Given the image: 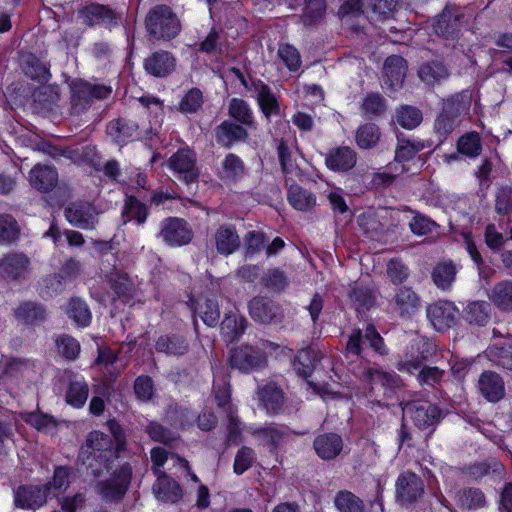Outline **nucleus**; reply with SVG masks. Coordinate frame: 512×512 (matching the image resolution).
<instances>
[{"mask_svg": "<svg viewBox=\"0 0 512 512\" xmlns=\"http://www.w3.org/2000/svg\"><path fill=\"white\" fill-rule=\"evenodd\" d=\"M107 426L113 439L103 432L92 431L80 453L83 464L91 469L94 476H100L103 469L108 471L126 444L123 429L116 420H109Z\"/></svg>", "mask_w": 512, "mask_h": 512, "instance_id": "nucleus-1", "label": "nucleus"}, {"mask_svg": "<svg viewBox=\"0 0 512 512\" xmlns=\"http://www.w3.org/2000/svg\"><path fill=\"white\" fill-rule=\"evenodd\" d=\"M473 102V93L465 89L442 99V108L434 123L435 132L446 137L463 120L469 118Z\"/></svg>", "mask_w": 512, "mask_h": 512, "instance_id": "nucleus-2", "label": "nucleus"}, {"mask_svg": "<svg viewBox=\"0 0 512 512\" xmlns=\"http://www.w3.org/2000/svg\"><path fill=\"white\" fill-rule=\"evenodd\" d=\"M424 344V340L421 338L413 339L409 350L405 353L404 358L398 363V369L410 374L419 371L418 381L420 384L434 386L442 379L444 371L438 367H423L420 369L422 362L427 358L425 351L420 350L421 346Z\"/></svg>", "mask_w": 512, "mask_h": 512, "instance_id": "nucleus-3", "label": "nucleus"}, {"mask_svg": "<svg viewBox=\"0 0 512 512\" xmlns=\"http://www.w3.org/2000/svg\"><path fill=\"white\" fill-rule=\"evenodd\" d=\"M145 27L154 39L164 41L175 38L181 30L178 17L166 5H157L148 12Z\"/></svg>", "mask_w": 512, "mask_h": 512, "instance_id": "nucleus-4", "label": "nucleus"}, {"mask_svg": "<svg viewBox=\"0 0 512 512\" xmlns=\"http://www.w3.org/2000/svg\"><path fill=\"white\" fill-rule=\"evenodd\" d=\"M132 469L129 464H124L113 472L106 481L97 485L98 494L105 501H118L123 498L130 483Z\"/></svg>", "mask_w": 512, "mask_h": 512, "instance_id": "nucleus-5", "label": "nucleus"}, {"mask_svg": "<svg viewBox=\"0 0 512 512\" xmlns=\"http://www.w3.org/2000/svg\"><path fill=\"white\" fill-rule=\"evenodd\" d=\"M111 87L102 84H91L83 80H75L71 85V102L73 109L79 113L86 108L92 99H104L111 94Z\"/></svg>", "mask_w": 512, "mask_h": 512, "instance_id": "nucleus-6", "label": "nucleus"}, {"mask_svg": "<svg viewBox=\"0 0 512 512\" xmlns=\"http://www.w3.org/2000/svg\"><path fill=\"white\" fill-rule=\"evenodd\" d=\"M240 79L246 90L256 99L260 110L267 119L280 115V104L268 85L260 80L248 83L242 76Z\"/></svg>", "mask_w": 512, "mask_h": 512, "instance_id": "nucleus-7", "label": "nucleus"}, {"mask_svg": "<svg viewBox=\"0 0 512 512\" xmlns=\"http://www.w3.org/2000/svg\"><path fill=\"white\" fill-rule=\"evenodd\" d=\"M265 353L253 346L244 345L233 349L230 354V364L243 373H250L266 365Z\"/></svg>", "mask_w": 512, "mask_h": 512, "instance_id": "nucleus-8", "label": "nucleus"}, {"mask_svg": "<svg viewBox=\"0 0 512 512\" xmlns=\"http://www.w3.org/2000/svg\"><path fill=\"white\" fill-rule=\"evenodd\" d=\"M365 343H369L370 347L381 355L387 353L383 338L372 325L367 326L364 334L359 329L351 333L346 345V353L348 355L359 356Z\"/></svg>", "mask_w": 512, "mask_h": 512, "instance_id": "nucleus-9", "label": "nucleus"}, {"mask_svg": "<svg viewBox=\"0 0 512 512\" xmlns=\"http://www.w3.org/2000/svg\"><path fill=\"white\" fill-rule=\"evenodd\" d=\"M403 412L412 419L419 429L433 427L440 418V410L426 400L406 403L403 407Z\"/></svg>", "mask_w": 512, "mask_h": 512, "instance_id": "nucleus-10", "label": "nucleus"}, {"mask_svg": "<svg viewBox=\"0 0 512 512\" xmlns=\"http://www.w3.org/2000/svg\"><path fill=\"white\" fill-rule=\"evenodd\" d=\"M168 167L179 180H184L186 184L193 183L198 179L196 157L189 149H182L173 154L168 160Z\"/></svg>", "mask_w": 512, "mask_h": 512, "instance_id": "nucleus-11", "label": "nucleus"}, {"mask_svg": "<svg viewBox=\"0 0 512 512\" xmlns=\"http://www.w3.org/2000/svg\"><path fill=\"white\" fill-rule=\"evenodd\" d=\"M98 211L89 202H74L65 208L66 220L83 230H93L98 223Z\"/></svg>", "mask_w": 512, "mask_h": 512, "instance_id": "nucleus-12", "label": "nucleus"}, {"mask_svg": "<svg viewBox=\"0 0 512 512\" xmlns=\"http://www.w3.org/2000/svg\"><path fill=\"white\" fill-rule=\"evenodd\" d=\"M427 318L437 331H445L455 325L459 309L451 301H438L427 307Z\"/></svg>", "mask_w": 512, "mask_h": 512, "instance_id": "nucleus-13", "label": "nucleus"}, {"mask_svg": "<svg viewBox=\"0 0 512 512\" xmlns=\"http://www.w3.org/2000/svg\"><path fill=\"white\" fill-rule=\"evenodd\" d=\"M79 18L89 26L103 25L108 28L118 24L115 11L98 3H88L78 11Z\"/></svg>", "mask_w": 512, "mask_h": 512, "instance_id": "nucleus-14", "label": "nucleus"}, {"mask_svg": "<svg viewBox=\"0 0 512 512\" xmlns=\"http://www.w3.org/2000/svg\"><path fill=\"white\" fill-rule=\"evenodd\" d=\"M424 494L422 479L415 473L405 472L396 481V496L403 505H408L421 498Z\"/></svg>", "mask_w": 512, "mask_h": 512, "instance_id": "nucleus-15", "label": "nucleus"}, {"mask_svg": "<svg viewBox=\"0 0 512 512\" xmlns=\"http://www.w3.org/2000/svg\"><path fill=\"white\" fill-rule=\"evenodd\" d=\"M160 236L170 246H182L192 240L193 233L184 220L167 218L162 222Z\"/></svg>", "mask_w": 512, "mask_h": 512, "instance_id": "nucleus-16", "label": "nucleus"}, {"mask_svg": "<svg viewBox=\"0 0 512 512\" xmlns=\"http://www.w3.org/2000/svg\"><path fill=\"white\" fill-rule=\"evenodd\" d=\"M49 494L44 486H20L14 495V502L22 509H37L46 503Z\"/></svg>", "mask_w": 512, "mask_h": 512, "instance_id": "nucleus-17", "label": "nucleus"}, {"mask_svg": "<svg viewBox=\"0 0 512 512\" xmlns=\"http://www.w3.org/2000/svg\"><path fill=\"white\" fill-rule=\"evenodd\" d=\"M176 67V58L168 51L159 50L147 57L144 61L146 72L155 77H166Z\"/></svg>", "mask_w": 512, "mask_h": 512, "instance_id": "nucleus-18", "label": "nucleus"}, {"mask_svg": "<svg viewBox=\"0 0 512 512\" xmlns=\"http://www.w3.org/2000/svg\"><path fill=\"white\" fill-rule=\"evenodd\" d=\"M356 162V152L347 146L333 148L325 155L327 168L335 172L349 171L356 165Z\"/></svg>", "mask_w": 512, "mask_h": 512, "instance_id": "nucleus-19", "label": "nucleus"}, {"mask_svg": "<svg viewBox=\"0 0 512 512\" xmlns=\"http://www.w3.org/2000/svg\"><path fill=\"white\" fill-rule=\"evenodd\" d=\"M384 84L396 91L402 87L406 76L407 63L401 56H389L384 63Z\"/></svg>", "mask_w": 512, "mask_h": 512, "instance_id": "nucleus-20", "label": "nucleus"}, {"mask_svg": "<svg viewBox=\"0 0 512 512\" xmlns=\"http://www.w3.org/2000/svg\"><path fill=\"white\" fill-rule=\"evenodd\" d=\"M478 387L483 397L489 402H498L505 394L504 382L495 372H483L479 378Z\"/></svg>", "mask_w": 512, "mask_h": 512, "instance_id": "nucleus-21", "label": "nucleus"}, {"mask_svg": "<svg viewBox=\"0 0 512 512\" xmlns=\"http://www.w3.org/2000/svg\"><path fill=\"white\" fill-rule=\"evenodd\" d=\"M216 250L219 254L228 256L240 247V237L232 225H221L214 234Z\"/></svg>", "mask_w": 512, "mask_h": 512, "instance_id": "nucleus-22", "label": "nucleus"}, {"mask_svg": "<svg viewBox=\"0 0 512 512\" xmlns=\"http://www.w3.org/2000/svg\"><path fill=\"white\" fill-rule=\"evenodd\" d=\"M316 454L324 460L337 457L343 448L342 438L335 433H326L317 436L313 443Z\"/></svg>", "mask_w": 512, "mask_h": 512, "instance_id": "nucleus-23", "label": "nucleus"}, {"mask_svg": "<svg viewBox=\"0 0 512 512\" xmlns=\"http://www.w3.org/2000/svg\"><path fill=\"white\" fill-rule=\"evenodd\" d=\"M258 399L268 414H276L284 404L282 390L275 383H267L257 390Z\"/></svg>", "mask_w": 512, "mask_h": 512, "instance_id": "nucleus-24", "label": "nucleus"}, {"mask_svg": "<svg viewBox=\"0 0 512 512\" xmlns=\"http://www.w3.org/2000/svg\"><path fill=\"white\" fill-rule=\"evenodd\" d=\"M277 151L286 181H294L295 179L301 178L303 174L297 163L298 153L291 150L283 140L279 142Z\"/></svg>", "mask_w": 512, "mask_h": 512, "instance_id": "nucleus-25", "label": "nucleus"}, {"mask_svg": "<svg viewBox=\"0 0 512 512\" xmlns=\"http://www.w3.org/2000/svg\"><path fill=\"white\" fill-rule=\"evenodd\" d=\"M217 142L224 147H231L236 142L245 141L248 137L246 129L230 121L221 123L215 131Z\"/></svg>", "mask_w": 512, "mask_h": 512, "instance_id": "nucleus-26", "label": "nucleus"}, {"mask_svg": "<svg viewBox=\"0 0 512 512\" xmlns=\"http://www.w3.org/2000/svg\"><path fill=\"white\" fill-rule=\"evenodd\" d=\"M428 141L417 138L398 137L395 151V162L400 164L413 159L417 153L429 147Z\"/></svg>", "mask_w": 512, "mask_h": 512, "instance_id": "nucleus-27", "label": "nucleus"}, {"mask_svg": "<svg viewBox=\"0 0 512 512\" xmlns=\"http://www.w3.org/2000/svg\"><path fill=\"white\" fill-rule=\"evenodd\" d=\"M153 492L159 501L175 503L182 498L180 485L166 475L159 476L153 485Z\"/></svg>", "mask_w": 512, "mask_h": 512, "instance_id": "nucleus-28", "label": "nucleus"}, {"mask_svg": "<svg viewBox=\"0 0 512 512\" xmlns=\"http://www.w3.org/2000/svg\"><path fill=\"white\" fill-rule=\"evenodd\" d=\"M248 431L264 444L273 447H277L289 433L288 428L276 424H267L257 428L249 427Z\"/></svg>", "mask_w": 512, "mask_h": 512, "instance_id": "nucleus-29", "label": "nucleus"}, {"mask_svg": "<svg viewBox=\"0 0 512 512\" xmlns=\"http://www.w3.org/2000/svg\"><path fill=\"white\" fill-rule=\"evenodd\" d=\"M30 183L36 189L47 192L55 187L58 181V173L51 166L36 165L30 171Z\"/></svg>", "mask_w": 512, "mask_h": 512, "instance_id": "nucleus-30", "label": "nucleus"}, {"mask_svg": "<svg viewBox=\"0 0 512 512\" xmlns=\"http://www.w3.org/2000/svg\"><path fill=\"white\" fill-rule=\"evenodd\" d=\"M395 310L400 316H411L415 314L419 308L420 301L417 294L408 287H401L394 296Z\"/></svg>", "mask_w": 512, "mask_h": 512, "instance_id": "nucleus-31", "label": "nucleus"}, {"mask_svg": "<svg viewBox=\"0 0 512 512\" xmlns=\"http://www.w3.org/2000/svg\"><path fill=\"white\" fill-rule=\"evenodd\" d=\"M488 298L501 311H512V280L495 284L488 292Z\"/></svg>", "mask_w": 512, "mask_h": 512, "instance_id": "nucleus-32", "label": "nucleus"}, {"mask_svg": "<svg viewBox=\"0 0 512 512\" xmlns=\"http://www.w3.org/2000/svg\"><path fill=\"white\" fill-rule=\"evenodd\" d=\"M29 259L23 254H9L0 261V274L9 278H19L27 270Z\"/></svg>", "mask_w": 512, "mask_h": 512, "instance_id": "nucleus-33", "label": "nucleus"}, {"mask_svg": "<svg viewBox=\"0 0 512 512\" xmlns=\"http://www.w3.org/2000/svg\"><path fill=\"white\" fill-rule=\"evenodd\" d=\"M287 199L289 204L299 211H310L316 206V196L298 185H290Z\"/></svg>", "mask_w": 512, "mask_h": 512, "instance_id": "nucleus-34", "label": "nucleus"}, {"mask_svg": "<svg viewBox=\"0 0 512 512\" xmlns=\"http://www.w3.org/2000/svg\"><path fill=\"white\" fill-rule=\"evenodd\" d=\"M319 359V350L315 348H305L298 352L293 361V366L300 376L308 378L313 372L316 362Z\"/></svg>", "mask_w": 512, "mask_h": 512, "instance_id": "nucleus-35", "label": "nucleus"}, {"mask_svg": "<svg viewBox=\"0 0 512 512\" xmlns=\"http://www.w3.org/2000/svg\"><path fill=\"white\" fill-rule=\"evenodd\" d=\"M246 328V319L234 313L227 314L221 322V335L226 342H233L240 338Z\"/></svg>", "mask_w": 512, "mask_h": 512, "instance_id": "nucleus-36", "label": "nucleus"}, {"mask_svg": "<svg viewBox=\"0 0 512 512\" xmlns=\"http://www.w3.org/2000/svg\"><path fill=\"white\" fill-rule=\"evenodd\" d=\"M213 389L218 406L227 412L229 406L233 405L230 403L231 391L229 376L224 370H217L214 373Z\"/></svg>", "mask_w": 512, "mask_h": 512, "instance_id": "nucleus-37", "label": "nucleus"}, {"mask_svg": "<svg viewBox=\"0 0 512 512\" xmlns=\"http://www.w3.org/2000/svg\"><path fill=\"white\" fill-rule=\"evenodd\" d=\"M88 398V384L83 377L75 376L70 379L66 393V401L75 408L82 407Z\"/></svg>", "mask_w": 512, "mask_h": 512, "instance_id": "nucleus-38", "label": "nucleus"}, {"mask_svg": "<svg viewBox=\"0 0 512 512\" xmlns=\"http://www.w3.org/2000/svg\"><path fill=\"white\" fill-rule=\"evenodd\" d=\"M464 318L470 324L484 326L490 318V304L486 301L470 302L464 309Z\"/></svg>", "mask_w": 512, "mask_h": 512, "instance_id": "nucleus-39", "label": "nucleus"}, {"mask_svg": "<svg viewBox=\"0 0 512 512\" xmlns=\"http://www.w3.org/2000/svg\"><path fill=\"white\" fill-rule=\"evenodd\" d=\"M137 125L134 122L122 120L111 121L107 126V133L117 144H122L136 135Z\"/></svg>", "mask_w": 512, "mask_h": 512, "instance_id": "nucleus-40", "label": "nucleus"}, {"mask_svg": "<svg viewBox=\"0 0 512 512\" xmlns=\"http://www.w3.org/2000/svg\"><path fill=\"white\" fill-rule=\"evenodd\" d=\"M156 350L168 355L180 356L188 351V344L181 336L164 335L157 340Z\"/></svg>", "mask_w": 512, "mask_h": 512, "instance_id": "nucleus-41", "label": "nucleus"}, {"mask_svg": "<svg viewBox=\"0 0 512 512\" xmlns=\"http://www.w3.org/2000/svg\"><path fill=\"white\" fill-rule=\"evenodd\" d=\"M334 505L339 512H364L365 509L363 500L348 490L335 495Z\"/></svg>", "mask_w": 512, "mask_h": 512, "instance_id": "nucleus-42", "label": "nucleus"}, {"mask_svg": "<svg viewBox=\"0 0 512 512\" xmlns=\"http://www.w3.org/2000/svg\"><path fill=\"white\" fill-rule=\"evenodd\" d=\"M423 120L422 112L413 106H401L395 115L396 123L404 129H415Z\"/></svg>", "mask_w": 512, "mask_h": 512, "instance_id": "nucleus-43", "label": "nucleus"}, {"mask_svg": "<svg viewBox=\"0 0 512 512\" xmlns=\"http://www.w3.org/2000/svg\"><path fill=\"white\" fill-rule=\"evenodd\" d=\"M245 165L243 161L234 153L226 155L222 162L220 177L225 180H237L243 177Z\"/></svg>", "mask_w": 512, "mask_h": 512, "instance_id": "nucleus-44", "label": "nucleus"}, {"mask_svg": "<svg viewBox=\"0 0 512 512\" xmlns=\"http://www.w3.org/2000/svg\"><path fill=\"white\" fill-rule=\"evenodd\" d=\"M380 130L372 123L360 126L356 132V143L361 149H371L375 147L380 140Z\"/></svg>", "mask_w": 512, "mask_h": 512, "instance_id": "nucleus-45", "label": "nucleus"}, {"mask_svg": "<svg viewBox=\"0 0 512 512\" xmlns=\"http://www.w3.org/2000/svg\"><path fill=\"white\" fill-rule=\"evenodd\" d=\"M418 75L423 82L433 85L447 79L449 73L443 64L433 62L422 65L418 71Z\"/></svg>", "mask_w": 512, "mask_h": 512, "instance_id": "nucleus-46", "label": "nucleus"}, {"mask_svg": "<svg viewBox=\"0 0 512 512\" xmlns=\"http://www.w3.org/2000/svg\"><path fill=\"white\" fill-rule=\"evenodd\" d=\"M147 208L144 204L138 201L135 197L129 196L126 198L122 217L124 222L135 220L137 224H143L147 218Z\"/></svg>", "mask_w": 512, "mask_h": 512, "instance_id": "nucleus-47", "label": "nucleus"}, {"mask_svg": "<svg viewBox=\"0 0 512 512\" xmlns=\"http://www.w3.org/2000/svg\"><path fill=\"white\" fill-rule=\"evenodd\" d=\"M109 281L111 288L119 298L132 295L136 289L135 282L125 273L114 271L110 274Z\"/></svg>", "mask_w": 512, "mask_h": 512, "instance_id": "nucleus-48", "label": "nucleus"}, {"mask_svg": "<svg viewBox=\"0 0 512 512\" xmlns=\"http://www.w3.org/2000/svg\"><path fill=\"white\" fill-rule=\"evenodd\" d=\"M229 115L246 126L254 124L253 111L243 99L233 98L229 103Z\"/></svg>", "mask_w": 512, "mask_h": 512, "instance_id": "nucleus-49", "label": "nucleus"}, {"mask_svg": "<svg viewBox=\"0 0 512 512\" xmlns=\"http://www.w3.org/2000/svg\"><path fill=\"white\" fill-rule=\"evenodd\" d=\"M21 418L36 430L45 433L52 431L57 424L54 417L41 412H25L21 414Z\"/></svg>", "mask_w": 512, "mask_h": 512, "instance_id": "nucleus-50", "label": "nucleus"}, {"mask_svg": "<svg viewBox=\"0 0 512 512\" xmlns=\"http://www.w3.org/2000/svg\"><path fill=\"white\" fill-rule=\"evenodd\" d=\"M457 503L467 509H478L485 506V496L479 489H463L456 494Z\"/></svg>", "mask_w": 512, "mask_h": 512, "instance_id": "nucleus-51", "label": "nucleus"}, {"mask_svg": "<svg viewBox=\"0 0 512 512\" xmlns=\"http://www.w3.org/2000/svg\"><path fill=\"white\" fill-rule=\"evenodd\" d=\"M67 313L78 326L86 327L91 321V312L87 304L79 298L71 299Z\"/></svg>", "mask_w": 512, "mask_h": 512, "instance_id": "nucleus-52", "label": "nucleus"}, {"mask_svg": "<svg viewBox=\"0 0 512 512\" xmlns=\"http://www.w3.org/2000/svg\"><path fill=\"white\" fill-rule=\"evenodd\" d=\"M456 275V268L452 263H440L433 272L434 283L442 290L448 289L453 283Z\"/></svg>", "mask_w": 512, "mask_h": 512, "instance_id": "nucleus-53", "label": "nucleus"}, {"mask_svg": "<svg viewBox=\"0 0 512 512\" xmlns=\"http://www.w3.org/2000/svg\"><path fill=\"white\" fill-rule=\"evenodd\" d=\"M70 474V470L66 467L61 466L55 469L52 481L43 485L49 496L67 489L70 483Z\"/></svg>", "mask_w": 512, "mask_h": 512, "instance_id": "nucleus-54", "label": "nucleus"}, {"mask_svg": "<svg viewBox=\"0 0 512 512\" xmlns=\"http://www.w3.org/2000/svg\"><path fill=\"white\" fill-rule=\"evenodd\" d=\"M15 316L22 323L32 324L44 317V310L35 303L25 302L16 309Z\"/></svg>", "mask_w": 512, "mask_h": 512, "instance_id": "nucleus-55", "label": "nucleus"}, {"mask_svg": "<svg viewBox=\"0 0 512 512\" xmlns=\"http://www.w3.org/2000/svg\"><path fill=\"white\" fill-rule=\"evenodd\" d=\"M457 147L461 154L469 157L478 156L482 149L479 134L476 132L466 133L458 140Z\"/></svg>", "mask_w": 512, "mask_h": 512, "instance_id": "nucleus-56", "label": "nucleus"}, {"mask_svg": "<svg viewBox=\"0 0 512 512\" xmlns=\"http://www.w3.org/2000/svg\"><path fill=\"white\" fill-rule=\"evenodd\" d=\"M361 108L367 117L380 115L386 109V101L379 93H369L363 99Z\"/></svg>", "mask_w": 512, "mask_h": 512, "instance_id": "nucleus-57", "label": "nucleus"}, {"mask_svg": "<svg viewBox=\"0 0 512 512\" xmlns=\"http://www.w3.org/2000/svg\"><path fill=\"white\" fill-rule=\"evenodd\" d=\"M350 298L357 305V309H368L375 302L374 292L362 284H356L353 287Z\"/></svg>", "mask_w": 512, "mask_h": 512, "instance_id": "nucleus-58", "label": "nucleus"}, {"mask_svg": "<svg viewBox=\"0 0 512 512\" xmlns=\"http://www.w3.org/2000/svg\"><path fill=\"white\" fill-rule=\"evenodd\" d=\"M365 380L372 385H381L383 387H392L397 383L395 373L381 371L375 368H369L364 374Z\"/></svg>", "mask_w": 512, "mask_h": 512, "instance_id": "nucleus-59", "label": "nucleus"}, {"mask_svg": "<svg viewBox=\"0 0 512 512\" xmlns=\"http://www.w3.org/2000/svg\"><path fill=\"white\" fill-rule=\"evenodd\" d=\"M255 461V452L252 448L243 446L235 456L233 471L237 475L246 472Z\"/></svg>", "mask_w": 512, "mask_h": 512, "instance_id": "nucleus-60", "label": "nucleus"}, {"mask_svg": "<svg viewBox=\"0 0 512 512\" xmlns=\"http://www.w3.org/2000/svg\"><path fill=\"white\" fill-rule=\"evenodd\" d=\"M278 56L290 71H297L301 66V57L298 50L289 44L279 46Z\"/></svg>", "mask_w": 512, "mask_h": 512, "instance_id": "nucleus-61", "label": "nucleus"}, {"mask_svg": "<svg viewBox=\"0 0 512 512\" xmlns=\"http://www.w3.org/2000/svg\"><path fill=\"white\" fill-rule=\"evenodd\" d=\"M56 345L58 352L65 358L74 360L78 357L80 352L79 342L70 336H61L57 338Z\"/></svg>", "mask_w": 512, "mask_h": 512, "instance_id": "nucleus-62", "label": "nucleus"}, {"mask_svg": "<svg viewBox=\"0 0 512 512\" xmlns=\"http://www.w3.org/2000/svg\"><path fill=\"white\" fill-rule=\"evenodd\" d=\"M61 509L63 512H88L89 505L86 503L85 495L78 493L64 497L61 501Z\"/></svg>", "mask_w": 512, "mask_h": 512, "instance_id": "nucleus-63", "label": "nucleus"}, {"mask_svg": "<svg viewBox=\"0 0 512 512\" xmlns=\"http://www.w3.org/2000/svg\"><path fill=\"white\" fill-rule=\"evenodd\" d=\"M495 210L501 215H508L512 212V186L499 189L496 196Z\"/></svg>", "mask_w": 512, "mask_h": 512, "instance_id": "nucleus-64", "label": "nucleus"}]
</instances>
